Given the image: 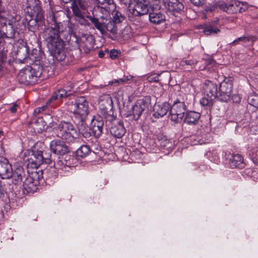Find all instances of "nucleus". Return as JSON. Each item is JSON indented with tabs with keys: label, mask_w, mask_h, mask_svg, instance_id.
<instances>
[{
	"label": "nucleus",
	"mask_w": 258,
	"mask_h": 258,
	"mask_svg": "<svg viewBox=\"0 0 258 258\" xmlns=\"http://www.w3.org/2000/svg\"><path fill=\"white\" fill-rule=\"evenodd\" d=\"M13 175V169L8 160L5 158H0V177L3 179H8Z\"/></svg>",
	"instance_id": "412c9836"
},
{
	"label": "nucleus",
	"mask_w": 258,
	"mask_h": 258,
	"mask_svg": "<svg viewBox=\"0 0 258 258\" xmlns=\"http://www.w3.org/2000/svg\"><path fill=\"white\" fill-rule=\"evenodd\" d=\"M107 54V52L105 50L104 51L103 50H100L98 52V56L100 58H103L105 57V55Z\"/></svg>",
	"instance_id": "052dcab7"
},
{
	"label": "nucleus",
	"mask_w": 258,
	"mask_h": 258,
	"mask_svg": "<svg viewBox=\"0 0 258 258\" xmlns=\"http://www.w3.org/2000/svg\"><path fill=\"white\" fill-rule=\"evenodd\" d=\"M151 9H154V5L148 0H131L128 18L131 21L140 22L141 17L147 15Z\"/></svg>",
	"instance_id": "0eeeda50"
},
{
	"label": "nucleus",
	"mask_w": 258,
	"mask_h": 258,
	"mask_svg": "<svg viewBox=\"0 0 258 258\" xmlns=\"http://www.w3.org/2000/svg\"><path fill=\"white\" fill-rule=\"evenodd\" d=\"M207 156L210 160L214 162H216L219 160V156L217 152L213 151L207 153Z\"/></svg>",
	"instance_id": "09e8293b"
},
{
	"label": "nucleus",
	"mask_w": 258,
	"mask_h": 258,
	"mask_svg": "<svg viewBox=\"0 0 258 258\" xmlns=\"http://www.w3.org/2000/svg\"><path fill=\"white\" fill-rule=\"evenodd\" d=\"M190 3L195 6L201 7L206 3V0H189Z\"/></svg>",
	"instance_id": "6e6d98bb"
},
{
	"label": "nucleus",
	"mask_w": 258,
	"mask_h": 258,
	"mask_svg": "<svg viewBox=\"0 0 258 258\" xmlns=\"http://www.w3.org/2000/svg\"><path fill=\"white\" fill-rule=\"evenodd\" d=\"M249 156L253 162L258 161V148L254 147L249 151Z\"/></svg>",
	"instance_id": "a18cd8bd"
},
{
	"label": "nucleus",
	"mask_w": 258,
	"mask_h": 258,
	"mask_svg": "<svg viewBox=\"0 0 258 258\" xmlns=\"http://www.w3.org/2000/svg\"><path fill=\"white\" fill-rule=\"evenodd\" d=\"M201 114L200 113L194 111H187L186 112L184 121L189 125H196L199 122Z\"/></svg>",
	"instance_id": "c85d7f7f"
},
{
	"label": "nucleus",
	"mask_w": 258,
	"mask_h": 258,
	"mask_svg": "<svg viewBox=\"0 0 258 258\" xmlns=\"http://www.w3.org/2000/svg\"><path fill=\"white\" fill-rule=\"evenodd\" d=\"M151 98L149 96H145L142 99L138 100L135 104L132 106L128 113L125 114L126 116L130 117L135 120H138L143 111L148 109L151 105Z\"/></svg>",
	"instance_id": "1a4fd4ad"
},
{
	"label": "nucleus",
	"mask_w": 258,
	"mask_h": 258,
	"mask_svg": "<svg viewBox=\"0 0 258 258\" xmlns=\"http://www.w3.org/2000/svg\"><path fill=\"white\" fill-rule=\"evenodd\" d=\"M197 63V61L195 59H189L185 60L183 59L180 61V65L182 67H184L185 66H192Z\"/></svg>",
	"instance_id": "3c124183"
},
{
	"label": "nucleus",
	"mask_w": 258,
	"mask_h": 258,
	"mask_svg": "<svg viewBox=\"0 0 258 258\" xmlns=\"http://www.w3.org/2000/svg\"><path fill=\"white\" fill-rule=\"evenodd\" d=\"M170 104L164 102L161 104H156L153 109V115L155 118H160L164 116L170 110Z\"/></svg>",
	"instance_id": "a878e982"
},
{
	"label": "nucleus",
	"mask_w": 258,
	"mask_h": 258,
	"mask_svg": "<svg viewBox=\"0 0 258 258\" xmlns=\"http://www.w3.org/2000/svg\"><path fill=\"white\" fill-rule=\"evenodd\" d=\"M107 183V182L106 181H104L103 184L105 185Z\"/></svg>",
	"instance_id": "0e129e2a"
},
{
	"label": "nucleus",
	"mask_w": 258,
	"mask_h": 258,
	"mask_svg": "<svg viewBox=\"0 0 258 258\" xmlns=\"http://www.w3.org/2000/svg\"><path fill=\"white\" fill-rule=\"evenodd\" d=\"M7 12V8L6 7L5 3L0 0V17L1 18H5V14Z\"/></svg>",
	"instance_id": "8fccbe9b"
},
{
	"label": "nucleus",
	"mask_w": 258,
	"mask_h": 258,
	"mask_svg": "<svg viewBox=\"0 0 258 258\" xmlns=\"http://www.w3.org/2000/svg\"><path fill=\"white\" fill-rule=\"evenodd\" d=\"M65 4L72 3L71 8L73 12L78 14V7L82 9H87V3L84 0H61Z\"/></svg>",
	"instance_id": "7c9ffc66"
},
{
	"label": "nucleus",
	"mask_w": 258,
	"mask_h": 258,
	"mask_svg": "<svg viewBox=\"0 0 258 258\" xmlns=\"http://www.w3.org/2000/svg\"><path fill=\"white\" fill-rule=\"evenodd\" d=\"M218 7L221 10L229 14H234L237 12H243L247 9V4L238 1H232L229 4L224 2L218 4Z\"/></svg>",
	"instance_id": "f8f14e48"
},
{
	"label": "nucleus",
	"mask_w": 258,
	"mask_h": 258,
	"mask_svg": "<svg viewBox=\"0 0 258 258\" xmlns=\"http://www.w3.org/2000/svg\"><path fill=\"white\" fill-rule=\"evenodd\" d=\"M65 105L66 109L73 114V119L75 124L83 125L89 112V102L86 98L78 97L74 100H69Z\"/></svg>",
	"instance_id": "39448f33"
},
{
	"label": "nucleus",
	"mask_w": 258,
	"mask_h": 258,
	"mask_svg": "<svg viewBox=\"0 0 258 258\" xmlns=\"http://www.w3.org/2000/svg\"><path fill=\"white\" fill-rule=\"evenodd\" d=\"M123 81H124V80H122V79H120V80H115V82H117V83H118V82H123Z\"/></svg>",
	"instance_id": "e2e57ef3"
},
{
	"label": "nucleus",
	"mask_w": 258,
	"mask_h": 258,
	"mask_svg": "<svg viewBox=\"0 0 258 258\" xmlns=\"http://www.w3.org/2000/svg\"><path fill=\"white\" fill-rule=\"evenodd\" d=\"M48 1H49V0H48Z\"/></svg>",
	"instance_id": "338daca9"
},
{
	"label": "nucleus",
	"mask_w": 258,
	"mask_h": 258,
	"mask_svg": "<svg viewBox=\"0 0 258 258\" xmlns=\"http://www.w3.org/2000/svg\"><path fill=\"white\" fill-rule=\"evenodd\" d=\"M249 104L253 107L258 108V95H252L248 97Z\"/></svg>",
	"instance_id": "de8ad7c7"
},
{
	"label": "nucleus",
	"mask_w": 258,
	"mask_h": 258,
	"mask_svg": "<svg viewBox=\"0 0 258 258\" xmlns=\"http://www.w3.org/2000/svg\"><path fill=\"white\" fill-rule=\"evenodd\" d=\"M87 18L93 25L94 28L103 35H107L108 32L116 34L121 25L126 23L125 16L116 9L102 15L96 14L94 16H88Z\"/></svg>",
	"instance_id": "7ed1b4c3"
},
{
	"label": "nucleus",
	"mask_w": 258,
	"mask_h": 258,
	"mask_svg": "<svg viewBox=\"0 0 258 258\" xmlns=\"http://www.w3.org/2000/svg\"><path fill=\"white\" fill-rule=\"evenodd\" d=\"M73 158L70 155L64 153L58 156L56 161H54V166L56 168L66 170L67 168L73 166Z\"/></svg>",
	"instance_id": "4be33fe9"
},
{
	"label": "nucleus",
	"mask_w": 258,
	"mask_h": 258,
	"mask_svg": "<svg viewBox=\"0 0 258 258\" xmlns=\"http://www.w3.org/2000/svg\"><path fill=\"white\" fill-rule=\"evenodd\" d=\"M12 24H2L0 28V39L4 41L5 39L12 40L17 39L19 37V32L16 28L13 26Z\"/></svg>",
	"instance_id": "2eb2a0df"
},
{
	"label": "nucleus",
	"mask_w": 258,
	"mask_h": 258,
	"mask_svg": "<svg viewBox=\"0 0 258 258\" xmlns=\"http://www.w3.org/2000/svg\"><path fill=\"white\" fill-rule=\"evenodd\" d=\"M67 91L64 89H58L54 92L52 96L47 101L45 105L36 108L34 110V114L37 115L45 111L49 106L55 107L59 104L60 100L66 97Z\"/></svg>",
	"instance_id": "9d476101"
},
{
	"label": "nucleus",
	"mask_w": 258,
	"mask_h": 258,
	"mask_svg": "<svg viewBox=\"0 0 258 258\" xmlns=\"http://www.w3.org/2000/svg\"><path fill=\"white\" fill-rule=\"evenodd\" d=\"M90 152L91 149L88 145H82L76 151L77 155L81 158L86 157Z\"/></svg>",
	"instance_id": "58836bf2"
},
{
	"label": "nucleus",
	"mask_w": 258,
	"mask_h": 258,
	"mask_svg": "<svg viewBox=\"0 0 258 258\" xmlns=\"http://www.w3.org/2000/svg\"><path fill=\"white\" fill-rule=\"evenodd\" d=\"M86 9H82L78 7V14L73 12L74 15L76 17V20L81 25L88 26L90 25V22L82 15L81 10H85Z\"/></svg>",
	"instance_id": "c9c22d12"
},
{
	"label": "nucleus",
	"mask_w": 258,
	"mask_h": 258,
	"mask_svg": "<svg viewBox=\"0 0 258 258\" xmlns=\"http://www.w3.org/2000/svg\"><path fill=\"white\" fill-rule=\"evenodd\" d=\"M98 105L102 114L112 112L113 108L112 98L109 95L104 94L99 98Z\"/></svg>",
	"instance_id": "a211bd4d"
},
{
	"label": "nucleus",
	"mask_w": 258,
	"mask_h": 258,
	"mask_svg": "<svg viewBox=\"0 0 258 258\" xmlns=\"http://www.w3.org/2000/svg\"><path fill=\"white\" fill-rule=\"evenodd\" d=\"M165 7L169 11L178 13L184 9L183 4L179 0H163Z\"/></svg>",
	"instance_id": "5701e85b"
},
{
	"label": "nucleus",
	"mask_w": 258,
	"mask_h": 258,
	"mask_svg": "<svg viewBox=\"0 0 258 258\" xmlns=\"http://www.w3.org/2000/svg\"><path fill=\"white\" fill-rule=\"evenodd\" d=\"M27 176L24 168L21 165H17L14 170H13L12 182L15 185H18L21 183L23 179Z\"/></svg>",
	"instance_id": "393cba45"
},
{
	"label": "nucleus",
	"mask_w": 258,
	"mask_h": 258,
	"mask_svg": "<svg viewBox=\"0 0 258 258\" xmlns=\"http://www.w3.org/2000/svg\"><path fill=\"white\" fill-rule=\"evenodd\" d=\"M44 177L46 180H50L51 181L54 179L56 176V173L54 168L50 167L49 169L46 170L44 172Z\"/></svg>",
	"instance_id": "a19ab883"
},
{
	"label": "nucleus",
	"mask_w": 258,
	"mask_h": 258,
	"mask_svg": "<svg viewBox=\"0 0 258 258\" xmlns=\"http://www.w3.org/2000/svg\"><path fill=\"white\" fill-rule=\"evenodd\" d=\"M159 74H152L147 77V80L149 82H157L159 81Z\"/></svg>",
	"instance_id": "603ef678"
},
{
	"label": "nucleus",
	"mask_w": 258,
	"mask_h": 258,
	"mask_svg": "<svg viewBox=\"0 0 258 258\" xmlns=\"http://www.w3.org/2000/svg\"><path fill=\"white\" fill-rule=\"evenodd\" d=\"M186 106L184 102L179 99H176L170 107L169 114L171 121L175 123L180 122L182 120Z\"/></svg>",
	"instance_id": "9b49d317"
},
{
	"label": "nucleus",
	"mask_w": 258,
	"mask_h": 258,
	"mask_svg": "<svg viewBox=\"0 0 258 258\" xmlns=\"http://www.w3.org/2000/svg\"><path fill=\"white\" fill-rule=\"evenodd\" d=\"M16 49L15 50L16 59L20 63L25 62L29 56V47L27 42L23 39H19L16 44Z\"/></svg>",
	"instance_id": "ddd939ff"
},
{
	"label": "nucleus",
	"mask_w": 258,
	"mask_h": 258,
	"mask_svg": "<svg viewBox=\"0 0 258 258\" xmlns=\"http://www.w3.org/2000/svg\"><path fill=\"white\" fill-rule=\"evenodd\" d=\"M97 6L93 11V16L96 14L102 15L107 12H111L116 8V5L114 0H96Z\"/></svg>",
	"instance_id": "4468645a"
},
{
	"label": "nucleus",
	"mask_w": 258,
	"mask_h": 258,
	"mask_svg": "<svg viewBox=\"0 0 258 258\" xmlns=\"http://www.w3.org/2000/svg\"><path fill=\"white\" fill-rule=\"evenodd\" d=\"M18 105L16 104H14L10 108V110L12 113H15L17 110Z\"/></svg>",
	"instance_id": "bf43d9fd"
},
{
	"label": "nucleus",
	"mask_w": 258,
	"mask_h": 258,
	"mask_svg": "<svg viewBox=\"0 0 258 258\" xmlns=\"http://www.w3.org/2000/svg\"><path fill=\"white\" fill-rule=\"evenodd\" d=\"M38 185L39 184L35 183V181L27 176L23 181V191L24 194L33 193L37 190Z\"/></svg>",
	"instance_id": "cd10ccee"
},
{
	"label": "nucleus",
	"mask_w": 258,
	"mask_h": 258,
	"mask_svg": "<svg viewBox=\"0 0 258 258\" xmlns=\"http://www.w3.org/2000/svg\"><path fill=\"white\" fill-rule=\"evenodd\" d=\"M90 131H91L90 127H89V128L84 129L82 131V134L84 138L86 139L88 141H91V142H93L94 140L96 141L97 139H95L93 134H92V133H91Z\"/></svg>",
	"instance_id": "37998d69"
},
{
	"label": "nucleus",
	"mask_w": 258,
	"mask_h": 258,
	"mask_svg": "<svg viewBox=\"0 0 258 258\" xmlns=\"http://www.w3.org/2000/svg\"><path fill=\"white\" fill-rule=\"evenodd\" d=\"M45 39L49 51L57 60L61 61L66 57L65 42L88 53L94 49L95 39L89 34L77 35L66 23L58 22L53 14L50 17L49 27L44 29Z\"/></svg>",
	"instance_id": "f257e3e1"
},
{
	"label": "nucleus",
	"mask_w": 258,
	"mask_h": 258,
	"mask_svg": "<svg viewBox=\"0 0 258 258\" xmlns=\"http://www.w3.org/2000/svg\"><path fill=\"white\" fill-rule=\"evenodd\" d=\"M43 53L40 50L37 49H33L31 53L29 52V56L28 57H29L30 59H34L33 63H35L36 61L40 62L39 58L41 57Z\"/></svg>",
	"instance_id": "ea45409f"
},
{
	"label": "nucleus",
	"mask_w": 258,
	"mask_h": 258,
	"mask_svg": "<svg viewBox=\"0 0 258 258\" xmlns=\"http://www.w3.org/2000/svg\"><path fill=\"white\" fill-rule=\"evenodd\" d=\"M2 134H3L2 131H0V137L1 136V135H2Z\"/></svg>",
	"instance_id": "69168bd1"
},
{
	"label": "nucleus",
	"mask_w": 258,
	"mask_h": 258,
	"mask_svg": "<svg viewBox=\"0 0 258 258\" xmlns=\"http://www.w3.org/2000/svg\"><path fill=\"white\" fill-rule=\"evenodd\" d=\"M50 148L51 152L58 156L70 152L69 148L64 142L59 140H54L51 141Z\"/></svg>",
	"instance_id": "aec40b11"
},
{
	"label": "nucleus",
	"mask_w": 258,
	"mask_h": 258,
	"mask_svg": "<svg viewBox=\"0 0 258 258\" xmlns=\"http://www.w3.org/2000/svg\"><path fill=\"white\" fill-rule=\"evenodd\" d=\"M35 168L31 173H29V171H28V175L27 176L35 181V183L39 184V181L44 178V171L41 169H38V168Z\"/></svg>",
	"instance_id": "473e14b6"
},
{
	"label": "nucleus",
	"mask_w": 258,
	"mask_h": 258,
	"mask_svg": "<svg viewBox=\"0 0 258 258\" xmlns=\"http://www.w3.org/2000/svg\"><path fill=\"white\" fill-rule=\"evenodd\" d=\"M42 164L45 163L47 164H50L52 161L51 159V154L50 151H42Z\"/></svg>",
	"instance_id": "c03bdc74"
},
{
	"label": "nucleus",
	"mask_w": 258,
	"mask_h": 258,
	"mask_svg": "<svg viewBox=\"0 0 258 258\" xmlns=\"http://www.w3.org/2000/svg\"><path fill=\"white\" fill-rule=\"evenodd\" d=\"M27 15L25 20L29 31L35 32L42 29L44 24L43 11L40 6L39 0H28L26 6Z\"/></svg>",
	"instance_id": "20e7f679"
},
{
	"label": "nucleus",
	"mask_w": 258,
	"mask_h": 258,
	"mask_svg": "<svg viewBox=\"0 0 258 258\" xmlns=\"http://www.w3.org/2000/svg\"><path fill=\"white\" fill-rule=\"evenodd\" d=\"M229 164L232 168L239 169H242L245 166L243 157L239 154L232 155L231 158H230Z\"/></svg>",
	"instance_id": "c756f323"
},
{
	"label": "nucleus",
	"mask_w": 258,
	"mask_h": 258,
	"mask_svg": "<svg viewBox=\"0 0 258 258\" xmlns=\"http://www.w3.org/2000/svg\"><path fill=\"white\" fill-rule=\"evenodd\" d=\"M56 136L67 142H73L79 136L74 125L70 121H61L55 128Z\"/></svg>",
	"instance_id": "6e6552de"
},
{
	"label": "nucleus",
	"mask_w": 258,
	"mask_h": 258,
	"mask_svg": "<svg viewBox=\"0 0 258 258\" xmlns=\"http://www.w3.org/2000/svg\"><path fill=\"white\" fill-rule=\"evenodd\" d=\"M203 89L206 96L200 100L202 105L211 106L213 105L215 99L221 102H226L231 99L232 94V80L229 77H224V79L219 83V90L216 83L206 80L204 83Z\"/></svg>",
	"instance_id": "f03ea898"
},
{
	"label": "nucleus",
	"mask_w": 258,
	"mask_h": 258,
	"mask_svg": "<svg viewBox=\"0 0 258 258\" xmlns=\"http://www.w3.org/2000/svg\"><path fill=\"white\" fill-rule=\"evenodd\" d=\"M220 30L214 23H211L205 25L203 27V32L206 35H213L218 34Z\"/></svg>",
	"instance_id": "f704fd0d"
},
{
	"label": "nucleus",
	"mask_w": 258,
	"mask_h": 258,
	"mask_svg": "<svg viewBox=\"0 0 258 258\" xmlns=\"http://www.w3.org/2000/svg\"><path fill=\"white\" fill-rule=\"evenodd\" d=\"M74 87V85L72 83H68L67 84L64 85V88L60 89H64L67 91V95L66 97H65V98L68 97L69 96H70L71 95V93H69V92L72 91V90L73 89ZM63 98H64V97Z\"/></svg>",
	"instance_id": "864d4df0"
},
{
	"label": "nucleus",
	"mask_w": 258,
	"mask_h": 258,
	"mask_svg": "<svg viewBox=\"0 0 258 258\" xmlns=\"http://www.w3.org/2000/svg\"><path fill=\"white\" fill-rule=\"evenodd\" d=\"M21 20V17L19 15L15 14L14 16H12L11 18H9L7 20L8 24H12L13 26L17 29L19 25V22Z\"/></svg>",
	"instance_id": "79ce46f5"
},
{
	"label": "nucleus",
	"mask_w": 258,
	"mask_h": 258,
	"mask_svg": "<svg viewBox=\"0 0 258 258\" xmlns=\"http://www.w3.org/2000/svg\"><path fill=\"white\" fill-rule=\"evenodd\" d=\"M217 8V7L216 5L209 4L205 7V10L207 12H212L215 11Z\"/></svg>",
	"instance_id": "4d7b16f0"
},
{
	"label": "nucleus",
	"mask_w": 258,
	"mask_h": 258,
	"mask_svg": "<svg viewBox=\"0 0 258 258\" xmlns=\"http://www.w3.org/2000/svg\"><path fill=\"white\" fill-rule=\"evenodd\" d=\"M255 40V37L253 36L244 35L242 37H238L237 39L232 41L231 44L235 45L239 42H241L243 43H247V42H251L252 43H253Z\"/></svg>",
	"instance_id": "4c0bfd02"
},
{
	"label": "nucleus",
	"mask_w": 258,
	"mask_h": 258,
	"mask_svg": "<svg viewBox=\"0 0 258 258\" xmlns=\"http://www.w3.org/2000/svg\"><path fill=\"white\" fill-rule=\"evenodd\" d=\"M104 121L103 118L99 116H94L91 120L90 129L95 139L99 138L103 133Z\"/></svg>",
	"instance_id": "f3484780"
},
{
	"label": "nucleus",
	"mask_w": 258,
	"mask_h": 258,
	"mask_svg": "<svg viewBox=\"0 0 258 258\" xmlns=\"http://www.w3.org/2000/svg\"><path fill=\"white\" fill-rule=\"evenodd\" d=\"M109 129L111 134L116 138H121L126 133L123 123L120 121L111 126Z\"/></svg>",
	"instance_id": "bb28decb"
},
{
	"label": "nucleus",
	"mask_w": 258,
	"mask_h": 258,
	"mask_svg": "<svg viewBox=\"0 0 258 258\" xmlns=\"http://www.w3.org/2000/svg\"><path fill=\"white\" fill-rule=\"evenodd\" d=\"M155 143L157 146L164 148H170L171 146V143L167 139V138L162 135L158 136L156 140Z\"/></svg>",
	"instance_id": "e433bc0d"
},
{
	"label": "nucleus",
	"mask_w": 258,
	"mask_h": 258,
	"mask_svg": "<svg viewBox=\"0 0 258 258\" xmlns=\"http://www.w3.org/2000/svg\"><path fill=\"white\" fill-rule=\"evenodd\" d=\"M231 99H232L233 100V102H234L235 103H239L241 101V98L240 97V96L238 95L235 94V95H232V94Z\"/></svg>",
	"instance_id": "13d9d810"
},
{
	"label": "nucleus",
	"mask_w": 258,
	"mask_h": 258,
	"mask_svg": "<svg viewBox=\"0 0 258 258\" xmlns=\"http://www.w3.org/2000/svg\"><path fill=\"white\" fill-rule=\"evenodd\" d=\"M48 67L43 68L41 62L36 61L30 66L21 70L18 73V80L20 83L29 85L35 83L38 78L44 79L49 75H46Z\"/></svg>",
	"instance_id": "423d86ee"
},
{
	"label": "nucleus",
	"mask_w": 258,
	"mask_h": 258,
	"mask_svg": "<svg viewBox=\"0 0 258 258\" xmlns=\"http://www.w3.org/2000/svg\"><path fill=\"white\" fill-rule=\"evenodd\" d=\"M29 125L34 130V132L42 133L46 129V124L42 117H33L29 121Z\"/></svg>",
	"instance_id": "b1692460"
},
{
	"label": "nucleus",
	"mask_w": 258,
	"mask_h": 258,
	"mask_svg": "<svg viewBox=\"0 0 258 258\" xmlns=\"http://www.w3.org/2000/svg\"><path fill=\"white\" fill-rule=\"evenodd\" d=\"M105 51L107 52V57H110L112 59L116 58L119 54H120L121 52L118 50L115 49H112L109 51L107 49H105Z\"/></svg>",
	"instance_id": "49530a36"
},
{
	"label": "nucleus",
	"mask_w": 258,
	"mask_h": 258,
	"mask_svg": "<svg viewBox=\"0 0 258 258\" xmlns=\"http://www.w3.org/2000/svg\"><path fill=\"white\" fill-rule=\"evenodd\" d=\"M105 120V125L109 128L114 124L118 123L120 120L116 118V116L113 115V110L111 113L109 112L107 113L102 114Z\"/></svg>",
	"instance_id": "72a5a7b5"
},
{
	"label": "nucleus",
	"mask_w": 258,
	"mask_h": 258,
	"mask_svg": "<svg viewBox=\"0 0 258 258\" xmlns=\"http://www.w3.org/2000/svg\"><path fill=\"white\" fill-rule=\"evenodd\" d=\"M8 49L6 41L0 39V70L6 62L7 58Z\"/></svg>",
	"instance_id": "2f4dec72"
},
{
	"label": "nucleus",
	"mask_w": 258,
	"mask_h": 258,
	"mask_svg": "<svg viewBox=\"0 0 258 258\" xmlns=\"http://www.w3.org/2000/svg\"><path fill=\"white\" fill-rule=\"evenodd\" d=\"M160 8V5L156 4L154 5V9H151L149 14V20L151 23L153 25H159L165 21V15L159 10Z\"/></svg>",
	"instance_id": "dca6fc26"
},
{
	"label": "nucleus",
	"mask_w": 258,
	"mask_h": 258,
	"mask_svg": "<svg viewBox=\"0 0 258 258\" xmlns=\"http://www.w3.org/2000/svg\"><path fill=\"white\" fill-rule=\"evenodd\" d=\"M0 198L3 199V201H5L7 200V192L2 185V181L0 180Z\"/></svg>",
	"instance_id": "5fc2aeb1"
},
{
	"label": "nucleus",
	"mask_w": 258,
	"mask_h": 258,
	"mask_svg": "<svg viewBox=\"0 0 258 258\" xmlns=\"http://www.w3.org/2000/svg\"><path fill=\"white\" fill-rule=\"evenodd\" d=\"M42 151L39 150L35 147L29 152V156L26 160L28 161V165H31L32 168H38L42 164Z\"/></svg>",
	"instance_id": "6ab92c4d"
},
{
	"label": "nucleus",
	"mask_w": 258,
	"mask_h": 258,
	"mask_svg": "<svg viewBox=\"0 0 258 258\" xmlns=\"http://www.w3.org/2000/svg\"><path fill=\"white\" fill-rule=\"evenodd\" d=\"M206 62L208 64H210L212 66H213L215 63V61L212 58L207 59L206 60Z\"/></svg>",
	"instance_id": "680f3d73"
}]
</instances>
